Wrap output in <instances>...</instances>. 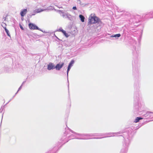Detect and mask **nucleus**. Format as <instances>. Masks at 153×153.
Here are the masks:
<instances>
[{
  "mask_svg": "<svg viewBox=\"0 0 153 153\" xmlns=\"http://www.w3.org/2000/svg\"><path fill=\"white\" fill-rule=\"evenodd\" d=\"M69 130L70 131L72 132L73 133L78 135L81 137H75L74 135H71L69 137V138H70V139H73L75 138L78 139H100L103 138L108 137H109L114 136L115 135L118 136L119 134L123 133V134L124 132L120 131L116 133H108L103 134H99L97 133L95 134H81L79 133H77L74 131L68 128Z\"/></svg>",
  "mask_w": 153,
  "mask_h": 153,
  "instance_id": "obj_1",
  "label": "nucleus"
},
{
  "mask_svg": "<svg viewBox=\"0 0 153 153\" xmlns=\"http://www.w3.org/2000/svg\"><path fill=\"white\" fill-rule=\"evenodd\" d=\"M133 136V130L131 128H129L127 129L124 132L123 134L122 135L124 138V141L123 143V148L121 149L120 153H127L128 147L130 144Z\"/></svg>",
  "mask_w": 153,
  "mask_h": 153,
  "instance_id": "obj_2",
  "label": "nucleus"
},
{
  "mask_svg": "<svg viewBox=\"0 0 153 153\" xmlns=\"http://www.w3.org/2000/svg\"><path fill=\"white\" fill-rule=\"evenodd\" d=\"M102 22L100 19L95 15V14H91L88 18V26L90 27L91 24L96 23H101Z\"/></svg>",
  "mask_w": 153,
  "mask_h": 153,
  "instance_id": "obj_3",
  "label": "nucleus"
},
{
  "mask_svg": "<svg viewBox=\"0 0 153 153\" xmlns=\"http://www.w3.org/2000/svg\"><path fill=\"white\" fill-rule=\"evenodd\" d=\"M144 105L143 103H141L140 102H134L133 110L135 113H137L138 112H140L144 108Z\"/></svg>",
  "mask_w": 153,
  "mask_h": 153,
  "instance_id": "obj_4",
  "label": "nucleus"
},
{
  "mask_svg": "<svg viewBox=\"0 0 153 153\" xmlns=\"http://www.w3.org/2000/svg\"><path fill=\"white\" fill-rule=\"evenodd\" d=\"M132 64L133 74L138 77L139 75V68L140 67V64L139 60L137 59L134 61L132 62Z\"/></svg>",
  "mask_w": 153,
  "mask_h": 153,
  "instance_id": "obj_5",
  "label": "nucleus"
},
{
  "mask_svg": "<svg viewBox=\"0 0 153 153\" xmlns=\"http://www.w3.org/2000/svg\"><path fill=\"white\" fill-rule=\"evenodd\" d=\"M134 88L136 89V91L134 92V102H140V97L139 92V84L138 82L136 84H134Z\"/></svg>",
  "mask_w": 153,
  "mask_h": 153,
  "instance_id": "obj_6",
  "label": "nucleus"
},
{
  "mask_svg": "<svg viewBox=\"0 0 153 153\" xmlns=\"http://www.w3.org/2000/svg\"><path fill=\"white\" fill-rule=\"evenodd\" d=\"M142 18L144 20L153 18V11H151L149 12H147L143 14Z\"/></svg>",
  "mask_w": 153,
  "mask_h": 153,
  "instance_id": "obj_7",
  "label": "nucleus"
},
{
  "mask_svg": "<svg viewBox=\"0 0 153 153\" xmlns=\"http://www.w3.org/2000/svg\"><path fill=\"white\" fill-rule=\"evenodd\" d=\"M142 116L143 117V118L146 119L151 118L153 117V112L147 111L145 112V113Z\"/></svg>",
  "mask_w": 153,
  "mask_h": 153,
  "instance_id": "obj_8",
  "label": "nucleus"
},
{
  "mask_svg": "<svg viewBox=\"0 0 153 153\" xmlns=\"http://www.w3.org/2000/svg\"><path fill=\"white\" fill-rule=\"evenodd\" d=\"M74 63V60L73 59L69 63L68 68H67V79H68V88H69V82L68 80V74L69 71H70L71 67L73 66V64Z\"/></svg>",
  "mask_w": 153,
  "mask_h": 153,
  "instance_id": "obj_9",
  "label": "nucleus"
},
{
  "mask_svg": "<svg viewBox=\"0 0 153 153\" xmlns=\"http://www.w3.org/2000/svg\"><path fill=\"white\" fill-rule=\"evenodd\" d=\"M28 26L30 29L31 30H38L44 32L40 28H39L37 26L33 23H30L28 24Z\"/></svg>",
  "mask_w": 153,
  "mask_h": 153,
  "instance_id": "obj_10",
  "label": "nucleus"
},
{
  "mask_svg": "<svg viewBox=\"0 0 153 153\" xmlns=\"http://www.w3.org/2000/svg\"><path fill=\"white\" fill-rule=\"evenodd\" d=\"M64 62H62L61 63H59L57 64L55 67V69L57 71H59L62 68L64 65Z\"/></svg>",
  "mask_w": 153,
  "mask_h": 153,
  "instance_id": "obj_11",
  "label": "nucleus"
},
{
  "mask_svg": "<svg viewBox=\"0 0 153 153\" xmlns=\"http://www.w3.org/2000/svg\"><path fill=\"white\" fill-rule=\"evenodd\" d=\"M55 68V67L54 66L53 63L50 62L48 65L47 66V69L48 70H53Z\"/></svg>",
  "mask_w": 153,
  "mask_h": 153,
  "instance_id": "obj_12",
  "label": "nucleus"
},
{
  "mask_svg": "<svg viewBox=\"0 0 153 153\" xmlns=\"http://www.w3.org/2000/svg\"><path fill=\"white\" fill-rule=\"evenodd\" d=\"M133 18L134 20V22L137 23L140 22V16L139 15H137L135 16H133Z\"/></svg>",
  "mask_w": 153,
  "mask_h": 153,
  "instance_id": "obj_13",
  "label": "nucleus"
},
{
  "mask_svg": "<svg viewBox=\"0 0 153 153\" xmlns=\"http://www.w3.org/2000/svg\"><path fill=\"white\" fill-rule=\"evenodd\" d=\"M27 9H23L21 10L20 14L22 17H23L27 13Z\"/></svg>",
  "mask_w": 153,
  "mask_h": 153,
  "instance_id": "obj_14",
  "label": "nucleus"
},
{
  "mask_svg": "<svg viewBox=\"0 0 153 153\" xmlns=\"http://www.w3.org/2000/svg\"><path fill=\"white\" fill-rule=\"evenodd\" d=\"M58 11L59 12V13L62 14L61 16L64 18H66V16L68 14H67L66 13L64 12L62 10H59Z\"/></svg>",
  "mask_w": 153,
  "mask_h": 153,
  "instance_id": "obj_15",
  "label": "nucleus"
},
{
  "mask_svg": "<svg viewBox=\"0 0 153 153\" xmlns=\"http://www.w3.org/2000/svg\"><path fill=\"white\" fill-rule=\"evenodd\" d=\"M47 10V9H42L41 8L37 9L35 10V11H36L35 13H39L45 11Z\"/></svg>",
  "mask_w": 153,
  "mask_h": 153,
  "instance_id": "obj_16",
  "label": "nucleus"
},
{
  "mask_svg": "<svg viewBox=\"0 0 153 153\" xmlns=\"http://www.w3.org/2000/svg\"><path fill=\"white\" fill-rule=\"evenodd\" d=\"M121 36V34L120 33H118L116 34L110 36L111 37H115L116 39H117L118 38Z\"/></svg>",
  "mask_w": 153,
  "mask_h": 153,
  "instance_id": "obj_17",
  "label": "nucleus"
},
{
  "mask_svg": "<svg viewBox=\"0 0 153 153\" xmlns=\"http://www.w3.org/2000/svg\"><path fill=\"white\" fill-rule=\"evenodd\" d=\"M56 147H54L52 149L48 151L45 153H56Z\"/></svg>",
  "mask_w": 153,
  "mask_h": 153,
  "instance_id": "obj_18",
  "label": "nucleus"
},
{
  "mask_svg": "<svg viewBox=\"0 0 153 153\" xmlns=\"http://www.w3.org/2000/svg\"><path fill=\"white\" fill-rule=\"evenodd\" d=\"M135 51H133V53L135 56V57H137L138 56V54L139 53V50H138V51H136L135 49H134Z\"/></svg>",
  "mask_w": 153,
  "mask_h": 153,
  "instance_id": "obj_19",
  "label": "nucleus"
},
{
  "mask_svg": "<svg viewBox=\"0 0 153 153\" xmlns=\"http://www.w3.org/2000/svg\"><path fill=\"white\" fill-rule=\"evenodd\" d=\"M144 118H143L141 117H137L135 120L134 122L135 123H137L139 122L140 120L143 119Z\"/></svg>",
  "mask_w": 153,
  "mask_h": 153,
  "instance_id": "obj_20",
  "label": "nucleus"
},
{
  "mask_svg": "<svg viewBox=\"0 0 153 153\" xmlns=\"http://www.w3.org/2000/svg\"><path fill=\"white\" fill-rule=\"evenodd\" d=\"M79 16L81 22H84L85 21V19L84 16L81 14L79 15Z\"/></svg>",
  "mask_w": 153,
  "mask_h": 153,
  "instance_id": "obj_21",
  "label": "nucleus"
},
{
  "mask_svg": "<svg viewBox=\"0 0 153 153\" xmlns=\"http://www.w3.org/2000/svg\"><path fill=\"white\" fill-rule=\"evenodd\" d=\"M134 18L132 17V18L131 19L129 20V22L131 23V24H134L135 23H136V22H134Z\"/></svg>",
  "mask_w": 153,
  "mask_h": 153,
  "instance_id": "obj_22",
  "label": "nucleus"
},
{
  "mask_svg": "<svg viewBox=\"0 0 153 153\" xmlns=\"http://www.w3.org/2000/svg\"><path fill=\"white\" fill-rule=\"evenodd\" d=\"M66 18H68L69 20L71 21L73 19L71 16L70 14H68L67 15Z\"/></svg>",
  "mask_w": 153,
  "mask_h": 153,
  "instance_id": "obj_23",
  "label": "nucleus"
},
{
  "mask_svg": "<svg viewBox=\"0 0 153 153\" xmlns=\"http://www.w3.org/2000/svg\"><path fill=\"white\" fill-rule=\"evenodd\" d=\"M4 30L5 32H6L7 35L10 38L11 36L9 31L7 30V28H5Z\"/></svg>",
  "mask_w": 153,
  "mask_h": 153,
  "instance_id": "obj_24",
  "label": "nucleus"
},
{
  "mask_svg": "<svg viewBox=\"0 0 153 153\" xmlns=\"http://www.w3.org/2000/svg\"><path fill=\"white\" fill-rule=\"evenodd\" d=\"M62 33L66 37H68L69 35H68V34L66 32V31L64 30Z\"/></svg>",
  "mask_w": 153,
  "mask_h": 153,
  "instance_id": "obj_25",
  "label": "nucleus"
},
{
  "mask_svg": "<svg viewBox=\"0 0 153 153\" xmlns=\"http://www.w3.org/2000/svg\"><path fill=\"white\" fill-rule=\"evenodd\" d=\"M1 26L3 27L4 29H5V28H6V25L5 23L3 22L2 24H1Z\"/></svg>",
  "mask_w": 153,
  "mask_h": 153,
  "instance_id": "obj_26",
  "label": "nucleus"
},
{
  "mask_svg": "<svg viewBox=\"0 0 153 153\" xmlns=\"http://www.w3.org/2000/svg\"><path fill=\"white\" fill-rule=\"evenodd\" d=\"M35 12H36V11H35V10H34L33 11V13H32L30 15H29L30 16V17H31L32 16H34V15H35V14L36 13H35Z\"/></svg>",
  "mask_w": 153,
  "mask_h": 153,
  "instance_id": "obj_27",
  "label": "nucleus"
},
{
  "mask_svg": "<svg viewBox=\"0 0 153 153\" xmlns=\"http://www.w3.org/2000/svg\"><path fill=\"white\" fill-rule=\"evenodd\" d=\"M77 3L78 4H79L81 5H83V4H82L80 0H77Z\"/></svg>",
  "mask_w": 153,
  "mask_h": 153,
  "instance_id": "obj_28",
  "label": "nucleus"
},
{
  "mask_svg": "<svg viewBox=\"0 0 153 153\" xmlns=\"http://www.w3.org/2000/svg\"><path fill=\"white\" fill-rule=\"evenodd\" d=\"M63 30H64L62 28H59L58 30V31L61 32L62 33L63 32Z\"/></svg>",
  "mask_w": 153,
  "mask_h": 153,
  "instance_id": "obj_29",
  "label": "nucleus"
},
{
  "mask_svg": "<svg viewBox=\"0 0 153 153\" xmlns=\"http://www.w3.org/2000/svg\"><path fill=\"white\" fill-rule=\"evenodd\" d=\"M3 107H4V106H3ZM3 108H3V106L1 107L0 109V112L1 113L2 112V111L3 110Z\"/></svg>",
  "mask_w": 153,
  "mask_h": 153,
  "instance_id": "obj_30",
  "label": "nucleus"
},
{
  "mask_svg": "<svg viewBox=\"0 0 153 153\" xmlns=\"http://www.w3.org/2000/svg\"><path fill=\"white\" fill-rule=\"evenodd\" d=\"M19 27H20V28L22 30H24V28L23 27H22V26L21 25V24H19Z\"/></svg>",
  "mask_w": 153,
  "mask_h": 153,
  "instance_id": "obj_31",
  "label": "nucleus"
},
{
  "mask_svg": "<svg viewBox=\"0 0 153 153\" xmlns=\"http://www.w3.org/2000/svg\"><path fill=\"white\" fill-rule=\"evenodd\" d=\"M72 9L74 10H77V8L76 6L73 7Z\"/></svg>",
  "mask_w": 153,
  "mask_h": 153,
  "instance_id": "obj_32",
  "label": "nucleus"
},
{
  "mask_svg": "<svg viewBox=\"0 0 153 153\" xmlns=\"http://www.w3.org/2000/svg\"><path fill=\"white\" fill-rule=\"evenodd\" d=\"M22 86L21 85V86L19 87V88L18 90V91H19L21 89Z\"/></svg>",
  "mask_w": 153,
  "mask_h": 153,
  "instance_id": "obj_33",
  "label": "nucleus"
},
{
  "mask_svg": "<svg viewBox=\"0 0 153 153\" xmlns=\"http://www.w3.org/2000/svg\"><path fill=\"white\" fill-rule=\"evenodd\" d=\"M25 82H26V81L23 82H22V83L21 85L22 86L25 83Z\"/></svg>",
  "mask_w": 153,
  "mask_h": 153,
  "instance_id": "obj_34",
  "label": "nucleus"
},
{
  "mask_svg": "<svg viewBox=\"0 0 153 153\" xmlns=\"http://www.w3.org/2000/svg\"><path fill=\"white\" fill-rule=\"evenodd\" d=\"M18 91H17V92L16 93V94H15V95L14 96H13V97H14V96H15V95H16V94H17V93H18Z\"/></svg>",
  "mask_w": 153,
  "mask_h": 153,
  "instance_id": "obj_35",
  "label": "nucleus"
},
{
  "mask_svg": "<svg viewBox=\"0 0 153 153\" xmlns=\"http://www.w3.org/2000/svg\"><path fill=\"white\" fill-rule=\"evenodd\" d=\"M6 17H3V19H4V21H5L6 19Z\"/></svg>",
  "mask_w": 153,
  "mask_h": 153,
  "instance_id": "obj_36",
  "label": "nucleus"
},
{
  "mask_svg": "<svg viewBox=\"0 0 153 153\" xmlns=\"http://www.w3.org/2000/svg\"><path fill=\"white\" fill-rule=\"evenodd\" d=\"M59 7V8H62V7Z\"/></svg>",
  "mask_w": 153,
  "mask_h": 153,
  "instance_id": "obj_37",
  "label": "nucleus"
},
{
  "mask_svg": "<svg viewBox=\"0 0 153 153\" xmlns=\"http://www.w3.org/2000/svg\"><path fill=\"white\" fill-rule=\"evenodd\" d=\"M56 38H57L58 39H59L57 38V37L56 36Z\"/></svg>",
  "mask_w": 153,
  "mask_h": 153,
  "instance_id": "obj_38",
  "label": "nucleus"
},
{
  "mask_svg": "<svg viewBox=\"0 0 153 153\" xmlns=\"http://www.w3.org/2000/svg\"><path fill=\"white\" fill-rule=\"evenodd\" d=\"M11 100H9V102Z\"/></svg>",
  "mask_w": 153,
  "mask_h": 153,
  "instance_id": "obj_39",
  "label": "nucleus"
}]
</instances>
